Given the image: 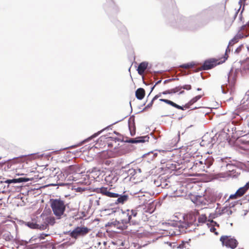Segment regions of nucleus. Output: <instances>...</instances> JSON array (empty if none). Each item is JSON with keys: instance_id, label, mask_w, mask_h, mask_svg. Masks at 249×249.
Returning a JSON list of instances; mask_svg holds the SVG:
<instances>
[{"instance_id": "72a5a7b5", "label": "nucleus", "mask_w": 249, "mask_h": 249, "mask_svg": "<svg viewBox=\"0 0 249 249\" xmlns=\"http://www.w3.org/2000/svg\"><path fill=\"white\" fill-rule=\"evenodd\" d=\"M160 96V95H156L153 99L151 101V102L148 104H147V105L145 107V109H146V108H150L152 107L153 104V102L156 100L157 99L159 96Z\"/></svg>"}, {"instance_id": "4be33fe9", "label": "nucleus", "mask_w": 249, "mask_h": 249, "mask_svg": "<svg viewBox=\"0 0 249 249\" xmlns=\"http://www.w3.org/2000/svg\"><path fill=\"white\" fill-rule=\"evenodd\" d=\"M241 72L242 74H244L245 73L249 72V63L242 65L241 68Z\"/></svg>"}, {"instance_id": "473e14b6", "label": "nucleus", "mask_w": 249, "mask_h": 249, "mask_svg": "<svg viewBox=\"0 0 249 249\" xmlns=\"http://www.w3.org/2000/svg\"><path fill=\"white\" fill-rule=\"evenodd\" d=\"M207 220V216L205 214H201L198 217V221L199 223H204Z\"/></svg>"}, {"instance_id": "20e7f679", "label": "nucleus", "mask_w": 249, "mask_h": 249, "mask_svg": "<svg viewBox=\"0 0 249 249\" xmlns=\"http://www.w3.org/2000/svg\"><path fill=\"white\" fill-rule=\"evenodd\" d=\"M240 118V116H237L235 120L236 127L234 128V130L237 131L238 137L246 135L249 129L248 121L246 120L243 121V119L241 120Z\"/></svg>"}, {"instance_id": "4c0bfd02", "label": "nucleus", "mask_w": 249, "mask_h": 249, "mask_svg": "<svg viewBox=\"0 0 249 249\" xmlns=\"http://www.w3.org/2000/svg\"><path fill=\"white\" fill-rule=\"evenodd\" d=\"M181 89H184L186 90H190L191 89V86L190 85H185L183 86H181Z\"/></svg>"}, {"instance_id": "a18cd8bd", "label": "nucleus", "mask_w": 249, "mask_h": 249, "mask_svg": "<svg viewBox=\"0 0 249 249\" xmlns=\"http://www.w3.org/2000/svg\"><path fill=\"white\" fill-rule=\"evenodd\" d=\"M171 89L163 91L162 92V94H171V93H172V92H171Z\"/></svg>"}, {"instance_id": "e2e57ef3", "label": "nucleus", "mask_w": 249, "mask_h": 249, "mask_svg": "<svg viewBox=\"0 0 249 249\" xmlns=\"http://www.w3.org/2000/svg\"><path fill=\"white\" fill-rule=\"evenodd\" d=\"M229 76L228 77V80H227L228 82H229Z\"/></svg>"}, {"instance_id": "0e129e2a", "label": "nucleus", "mask_w": 249, "mask_h": 249, "mask_svg": "<svg viewBox=\"0 0 249 249\" xmlns=\"http://www.w3.org/2000/svg\"><path fill=\"white\" fill-rule=\"evenodd\" d=\"M143 83H144L145 84L147 85V84H146V83H145V81H143Z\"/></svg>"}, {"instance_id": "c03bdc74", "label": "nucleus", "mask_w": 249, "mask_h": 249, "mask_svg": "<svg viewBox=\"0 0 249 249\" xmlns=\"http://www.w3.org/2000/svg\"><path fill=\"white\" fill-rule=\"evenodd\" d=\"M209 222H212V224L214 225V227L216 226H219V224H217L216 222L214 221L213 220H211L209 221Z\"/></svg>"}, {"instance_id": "9b49d317", "label": "nucleus", "mask_w": 249, "mask_h": 249, "mask_svg": "<svg viewBox=\"0 0 249 249\" xmlns=\"http://www.w3.org/2000/svg\"><path fill=\"white\" fill-rule=\"evenodd\" d=\"M215 142L214 137L208 138V135H205L202 137V141L200 142L201 146L211 147Z\"/></svg>"}, {"instance_id": "393cba45", "label": "nucleus", "mask_w": 249, "mask_h": 249, "mask_svg": "<svg viewBox=\"0 0 249 249\" xmlns=\"http://www.w3.org/2000/svg\"><path fill=\"white\" fill-rule=\"evenodd\" d=\"M196 65V63L194 62H192L190 63L183 64L180 65L179 67L184 69H188L190 68H193Z\"/></svg>"}, {"instance_id": "680f3d73", "label": "nucleus", "mask_w": 249, "mask_h": 249, "mask_svg": "<svg viewBox=\"0 0 249 249\" xmlns=\"http://www.w3.org/2000/svg\"><path fill=\"white\" fill-rule=\"evenodd\" d=\"M167 185H168V184L167 183H166V184H164V187H166Z\"/></svg>"}, {"instance_id": "b1692460", "label": "nucleus", "mask_w": 249, "mask_h": 249, "mask_svg": "<svg viewBox=\"0 0 249 249\" xmlns=\"http://www.w3.org/2000/svg\"><path fill=\"white\" fill-rule=\"evenodd\" d=\"M107 127L105 129H103V130H102L100 131H98L97 133L94 134L91 136L89 137L88 139H87L85 140L84 141H83L82 143H84L86 142H89V140H91L92 139L95 138L98 135H99L102 131H103L105 129H107Z\"/></svg>"}, {"instance_id": "bb28decb", "label": "nucleus", "mask_w": 249, "mask_h": 249, "mask_svg": "<svg viewBox=\"0 0 249 249\" xmlns=\"http://www.w3.org/2000/svg\"><path fill=\"white\" fill-rule=\"evenodd\" d=\"M238 36H234L232 39H231L229 43L228 47L226 50V53L228 52V50H229V51H230V49H229L230 46L233 45L234 43L237 42L238 41Z\"/></svg>"}, {"instance_id": "aec40b11", "label": "nucleus", "mask_w": 249, "mask_h": 249, "mask_svg": "<svg viewBox=\"0 0 249 249\" xmlns=\"http://www.w3.org/2000/svg\"><path fill=\"white\" fill-rule=\"evenodd\" d=\"M136 98L139 100H142L145 95V90L142 88H139L135 92Z\"/></svg>"}, {"instance_id": "c9c22d12", "label": "nucleus", "mask_w": 249, "mask_h": 249, "mask_svg": "<svg viewBox=\"0 0 249 249\" xmlns=\"http://www.w3.org/2000/svg\"><path fill=\"white\" fill-rule=\"evenodd\" d=\"M249 36V35H244L243 33H238L235 36H238V41H239V39L244 38V37H247Z\"/></svg>"}, {"instance_id": "f03ea898", "label": "nucleus", "mask_w": 249, "mask_h": 249, "mask_svg": "<svg viewBox=\"0 0 249 249\" xmlns=\"http://www.w3.org/2000/svg\"><path fill=\"white\" fill-rule=\"evenodd\" d=\"M213 160H214L212 157L209 156L206 159L201 158L200 160L191 161V163H193L191 169L198 171H205L207 172V169L213 164Z\"/></svg>"}, {"instance_id": "ea45409f", "label": "nucleus", "mask_w": 249, "mask_h": 249, "mask_svg": "<svg viewBox=\"0 0 249 249\" xmlns=\"http://www.w3.org/2000/svg\"><path fill=\"white\" fill-rule=\"evenodd\" d=\"M47 221L49 224L53 225L54 223V218H49L47 220Z\"/></svg>"}, {"instance_id": "79ce46f5", "label": "nucleus", "mask_w": 249, "mask_h": 249, "mask_svg": "<svg viewBox=\"0 0 249 249\" xmlns=\"http://www.w3.org/2000/svg\"><path fill=\"white\" fill-rule=\"evenodd\" d=\"M242 45H240V46H239L235 51V53H239L241 51V49H242Z\"/></svg>"}, {"instance_id": "5fc2aeb1", "label": "nucleus", "mask_w": 249, "mask_h": 249, "mask_svg": "<svg viewBox=\"0 0 249 249\" xmlns=\"http://www.w3.org/2000/svg\"><path fill=\"white\" fill-rule=\"evenodd\" d=\"M137 172H138L139 173H141V169L140 168H137V169H136Z\"/></svg>"}, {"instance_id": "de8ad7c7", "label": "nucleus", "mask_w": 249, "mask_h": 249, "mask_svg": "<svg viewBox=\"0 0 249 249\" xmlns=\"http://www.w3.org/2000/svg\"><path fill=\"white\" fill-rule=\"evenodd\" d=\"M47 235H48V234H41L40 235L39 238L40 239H44V236H47Z\"/></svg>"}, {"instance_id": "4d7b16f0", "label": "nucleus", "mask_w": 249, "mask_h": 249, "mask_svg": "<svg viewBox=\"0 0 249 249\" xmlns=\"http://www.w3.org/2000/svg\"><path fill=\"white\" fill-rule=\"evenodd\" d=\"M97 205H99V200H97L96 201Z\"/></svg>"}, {"instance_id": "cd10ccee", "label": "nucleus", "mask_w": 249, "mask_h": 249, "mask_svg": "<svg viewBox=\"0 0 249 249\" xmlns=\"http://www.w3.org/2000/svg\"><path fill=\"white\" fill-rule=\"evenodd\" d=\"M208 227L210 229V231L214 232L215 235H218V232L216 231V229L214 227V225L212 224V222H208L207 224Z\"/></svg>"}, {"instance_id": "6ab92c4d", "label": "nucleus", "mask_w": 249, "mask_h": 249, "mask_svg": "<svg viewBox=\"0 0 249 249\" xmlns=\"http://www.w3.org/2000/svg\"><path fill=\"white\" fill-rule=\"evenodd\" d=\"M160 101L161 102H164L168 105H170L178 109L183 110H184V107H183L179 106L170 100H169L167 99H160Z\"/></svg>"}, {"instance_id": "7ed1b4c3", "label": "nucleus", "mask_w": 249, "mask_h": 249, "mask_svg": "<svg viewBox=\"0 0 249 249\" xmlns=\"http://www.w3.org/2000/svg\"><path fill=\"white\" fill-rule=\"evenodd\" d=\"M50 206L53 214L58 218L64 214L66 210V205L64 201L60 198L51 199Z\"/></svg>"}, {"instance_id": "37998d69", "label": "nucleus", "mask_w": 249, "mask_h": 249, "mask_svg": "<svg viewBox=\"0 0 249 249\" xmlns=\"http://www.w3.org/2000/svg\"><path fill=\"white\" fill-rule=\"evenodd\" d=\"M161 80H159L158 81H157V82L156 83L155 85L154 86H153L151 88L150 92H151L153 91V89H154L155 87L157 85H158L160 83H161Z\"/></svg>"}, {"instance_id": "7c9ffc66", "label": "nucleus", "mask_w": 249, "mask_h": 249, "mask_svg": "<svg viewBox=\"0 0 249 249\" xmlns=\"http://www.w3.org/2000/svg\"><path fill=\"white\" fill-rule=\"evenodd\" d=\"M181 86H178V87H176L175 88L172 89L171 92H172V93H176L179 91V94L183 93L184 91L183 90L181 91Z\"/></svg>"}, {"instance_id": "8fccbe9b", "label": "nucleus", "mask_w": 249, "mask_h": 249, "mask_svg": "<svg viewBox=\"0 0 249 249\" xmlns=\"http://www.w3.org/2000/svg\"><path fill=\"white\" fill-rule=\"evenodd\" d=\"M175 79H169L165 80L164 81L163 83H164V84H166V83H167L172 80H175Z\"/></svg>"}, {"instance_id": "c85d7f7f", "label": "nucleus", "mask_w": 249, "mask_h": 249, "mask_svg": "<svg viewBox=\"0 0 249 249\" xmlns=\"http://www.w3.org/2000/svg\"><path fill=\"white\" fill-rule=\"evenodd\" d=\"M125 172L127 174V176H130L131 178L133 177L137 173L136 169L133 168L129 169L128 170L125 171Z\"/></svg>"}, {"instance_id": "2eb2a0df", "label": "nucleus", "mask_w": 249, "mask_h": 249, "mask_svg": "<svg viewBox=\"0 0 249 249\" xmlns=\"http://www.w3.org/2000/svg\"><path fill=\"white\" fill-rule=\"evenodd\" d=\"M241 104L245 107V109L249 108V91H248L245 94L241 101Z\"/></svg>"}, {"instance_id": "423d86ee", "label": "nucleus", "mask_w": 249, "mask_h": 249, "mask_svg": "<svg viewBox=\"0 0 249 249\" xmlns=\"http://www.w3.org/2000/svg\"><path fill=\"white\" fill-rule=\"evenodd\" d=\"M90 229L86 227H77L73 231H69L71 237L76 239L78 236H85L89 233Z\"/></svg>"}, {"instance_id": "a19ab883", "label": "nucleus", "mask_w": 249, "mask_h": 249, "mask_svg": "<svg viewBox=\"0 0 249 249\" xmlns=\"http://www.w3.org/2000/svg\"><path fill=\"white\" fill-rule=\"evenodd\" d=\"M129 130H130V133H131V136H133L135 134V128H134V132H133L131 130V124L130 123H129Z\"/></svg>"}, {"instance_id": "0eeeda50", "label": "nucleus", "mask_w": 249, "mask_h": 249, "mask_svg": "<svg viewBox=\"0 0 249 249\" xmlns=\"http://www.w3.org/2000/svg\"><path fill=\"white\" fill-rule=\"evenodd\" d=\"M220 240L223 245L231 249H234L238 245L237 241L235 238H232L231 236H222L221 237Z\"/></svg>"}, {"instance_id": "dca6fc26", "label": "nucleus", "mask_w": 249, "mask_h": 249, "mask_svg": "<svg viewBox=\"0 0 249 249\" xmlns=\"http://www.w3.org/2000/svg\"><path fill=\"white\" fill-rule=\"evenodd\" d=\"M148 63L147 62H142L139 65L137 71L140 75H142L143 74L144 71L148 67Z\"/></svg>"}, {"instance_id": "f257e3e1", "label": "nucleus", "mask_w": 249, "mask_h": 249, "mask_svg": "<svg viewBox=\"0 0 249 249\" xmlns=\"http://www.w3.org/2000/svg\"><path fill=\"white\" fill-rule=\"evenodd\" d=\"M192 221L194 220L192 219ZM162 224L168 227V229L165 231L171 230L172 232H170L172 235H179L181 233H185L188 231V229L193 225V221L188 222L184 219V221H171L168 223H163Z\"/></svg>"}, {"instance_id": "603ef678", "label": "nucleus", "mask_w": 249, "mask_h": 249, "mask_svg": "<svg viewBox=\"0 0 249 249\" xmlns=\"http://www.w3.org/2000/svg\"><path fill=\"white\" fill-rule=\"evenodd\" d=\"M238 14V12H236L233 16V19H234Z\"/></svg>"}, {"instance_id": "09e8293b", "label": "nucleus", "mask_w": 249, "mask_h": 249, "mask_svg": "<svg viewBox=\"0 0 249 249\" xmlns=\"http://www.w3.org/2000/svg\"><path fill=\"white\" fill-rule=\"evenodd\" d=\"M30 241H31V239L29 241H22V244H21V245H26L27 244H28L29 242H30Z\"/></svg>"}, {"instance_id": "ddd939ff", "label": "nucleus", "mask_w": 249, "mask_h": 249, "mask_svg": "<svg viewBox=\"0 0 249 249\" xmlns=\"http://www.w3.org/2000/svg\"><path fill=\"white\" fill-rule=\"evenodd\" d=\"M114 198H117V200L115 201L116 204H123L128 200L129 196L125 194L124 193L122 194L117 193V196H114Z\"/></svg>"}, {"instance_id": "e433bc0d", "label": "nucleus", "mask_w": 249, "mask_h": 249, "mask_svg": "<svg viewBox=\"0 0 249 249\" xmlns=\"http://www.w3.org/2000/svg\"><path fill=\"white\" fill-rule=\"evenodd\" d=\"M114 225L116 226H117L118 227L119 229H120L121 230H123L124 229V225L123 226H118V225L119 224V221H115L114 222Z\"/></svg>"}, {"instance_id": "69168bd1", "label": "nucleus", "mask_w": 249, "mask_h": 249, "mask_svg": "<svg viewBox=\"0 0 249 249\" xmlns=\"http://www.w3.org/2000/svg\"><path fill=\"white\" fill-rule=\"evenodd\" d=\"M160 186H161L162 187H163L162 184H160Z\"/></svg>"}, {"instance_id": "4468645a", "label": "nucleus", "mask_w": 249, "mask_h": 249, "mask_svg": "<svg viewBox=\"0 0 249 249\" xmlns=\"http://www.w3.org/2000/svg\"><path fill=\"white\" fill-rule=\"evenodd\" d=\"M118 179L117 176H115L113 173H109L108 175H106L105 180L108 184H112L115 183Z\"/></svg>"}, {"instance_id": "f3484780", "label": "nucleus", "mask_w": 249, "mask_h": 249, "mask_svg": "<svg viewBox=\"0 0 249 249\" xmlns=\"http://www.w3.org/2000/svg\"><path fill=\"white\" fill-rule=\"evenodd\" d=\"M30 179L26 178H13L12 179H7L5 181V183L10 184L12 183H17L20 182H25L29 181Z\"/></svg>"}, {"instance_id": "c756f323", "label": "nucleus", "mask_w": 249, "mask_h": 249, "mask_svg": "<svg viewBox=\"0 0 249 249\" xmlns=\"http://www.w3.org/2000/svg\"><path fill=\"white\" fill-rule=\"evenodd\" d=\"M221 213L222 214H227L228 215H231L232 213V211L228 207H224L222 209Z\"/></svg>"}, {"instance_id": "f8f14e48", "label": "nucleus", "mask_w": 249, "mask_h": 249, "mask_svg": "<svg viewBox=\"0 0 249 249\" xmlns=\"http://www.w3.org/2000/svg\"><path fill=\"white\" fill-rule=\"evenodd\" d=\"M26 225L33 229L45 230L47 227V225L46 224H39L34 222H28L26 223Z\"/></svg>"}, {"instance_id": "39448f33", "label": "nucleus", "mask_w": 249, "mask_h": 249, "mask_svg": "<svg viewBox=\"0 0 249 249\" xmlns=\"http://www.w3.org/2000/svg\"><path fill=\"white\" fill-rule=\"evenodd\" d=\"M137 215V212L135 210H126L122 211V222L123 224L130 223V224L135 225L136 221L132 218L135 217Z\"/></svg>"}, {"instance_id": "864d4df0", "label": "nucleus", "mask_w": 249, "mask_h": 249, "mask_svg": "<svg viewBox=\"0 0 249 249\" xmlns=\"http://www.w3.org/2000/svg\"><path fill=\"white\" fill-rule=\"evenodd\" d=\"M245 28H246V25H243L241 27V30H244L245 29Z\"/></svg>"}, {"instance_id": "a211bd4d", "label": "nucleus", "mask_w": 249, "mask_h": 249, "mask_svg": "<svg viewBox=\"0 0 249 249\" xmlns=\"http://www.w3.org/2000/svg\"><path fill=\"white\" fill-rule=\"evenodd\" d=\"M249 189V181L248 182L245 186L243 187H240L236 191L237 194L238 195L239 197L242 196L246 191Z\"/></svg>"}, {"instance_id": "3c124183", "label": "nucleus", "mask_w": 249, "mask_h": 249, "mask_svg": "<svg viewBox=\"0 0 249 249\" xmlns=\"http://www.w3.org/2000/svg\"><path fill=\"white\" fill-rule=\"evenodd\" d=\"M24 249H34V248L31 247V246H26Z\"/></svg>"}, {"instance_id": "f704fd0d", "label": "nucleus", "mask_w": 249, "mask_h": 249, "mask_svg": "<svg viewBox=\"0 0 249 249\" xmlns=\"http://www.w3.org/2000/svg\"><path fill=\"white\" fill-rule=\"evenodd\" d=\"M221 89L222 90V92L223 94H226L228 92V89L227 88V84L222 85L221 86Z\"/></svg>"}, {"instance_id": "412c9836", "label": "nucleus", "mask_w": 249, "mask_h": 249, "mask_svg": "<svg viewBox=\"0 0 249 249\" xmlns=\"http://www.w3.org/2000/svg\"><path fill=\"white\" fill-rule=\"evenodd\" d=\"M202 97V95H199L197 96H196V97H194L192 100H191L189 102L186 104L185 106V107L188 108L190 106L193 105L198 100H199Z\"/></svg>"}, {"instance_id": "6e6d98bb", "label": "nucleus", "mask_w": 249, "mask_h": 249, "mask_svg": "<svg viewBox=\"0 0 249 249\" xmlns=\"http://www.w3.org/2000/svg\"><path fill=\"white\" fill-rule=\"evenodd\" d=\"M223 125H224V124H219V126H220V127H222Z\"/></svg>"}, {"instance_id": "5701e85b", "label": "nucleus", "mask_w": 249, "mask_h": 249, "mask_svg": "<svg viewBox=\"0 0 249 249\" xmlns=\"http://www.w3.org/2000/svg\"><path fill=\"white\" fill-rule=\"evenodd\" d=\"M231 124H230L225 125L222 129L221 133L219 135H222V133H223L226 134V137H227L228 132H231Z\"/></svg>"}, {"instance_id": "2f4dec72", "label": "nucleus", "mask_w": 249, "mask_h": 249, "mask_svg": "<svg viewBox=\"0 0 249 249\" xmlns=\"http://www.w3.org/2000/svg\"><path fill=\"white\" fill-rule=\"evenodd\" d=\"M235 124H236V121L233 120L232 121V123L231 124V131L232 132V134H236V135H237V131L234 130V128L236 127Z\"/></svg>"}, {"instance_id": "1a4fd4ad", "label": "nucleus", "mask_w": 249, "mask_h": 249, "mask_svg": "<svg viewBox=\"0 0 249 249\" xmlns=\"http://www.w3.org/2000/svg\"><path fill=\"white\" fill-rule=\"evenodd\" d=\"M218 60L215 59H211L205 61L203 65L199 68V71L210 70L217 64H220L217 62Z\"/></svg>"}, {"instance_id": "9d476101", "label": "nucleus", "mask_w": 249, "mask_h": 249, "mask_svg": "<svg viewBox=\"0 0 249 249\" xmlns=\"http://www.w3.org/2000/svg\"><path fill=\"white\" fill-rule=\"evenodd\" d=\"M149 137L148 135L140 136L135 138H129L125 141V142L130 143H138L148 142Z\"/></svg>"}, {"instance_id": "bf43d9fd", "label": "nucleus", "mask_w": 249, "mask_h": 249, "mask_svg": "<svg viewBox=\"0 0 249 249\" xmlns=\"http://www.w3.org/2000/svg\"><path fill=\"white\" fill-rule=\"evenodd\" d=\"M247 49H248V52H249V46L247 47Z\"/></svg>"}, {"instance_id": "6e6552de", "label": "nucleus", "mask_w": 249, "mask_h": 249, "mask_svg": "<svg viewBox=\"0 0 249 249\" xmlns=\"http://www.w3.org/2000/svg\"><path fill=\"white\" fill-rule=\"evenodd\" d=\"M112 189L111 188L102 187L96 189V192L97 194H101L102 195L106 196L107 197L114 198V196H117V193L111 192Z\"/></svg>"}, {"instance_id": "a878e982", "label": "nucleus", "mask_w": 249, "mask_h": 249, "mask_svg": "<svg viewBox=\"0 0 249 249\" xmlns=\"http://www.w3.org/2000/svg\"><path fill=\"white\" fill-rule=\"evenodd\" d=\"M168 168L171 170H178L181 168V167H179V165L178 163L169 164Z\"/></svg>"}, {"instance_id": "052dcab7", "label": "nucleus", "mask_w": 249, "mask_h": 249, "mask_svg": "<svg viewBox=\"0 0 249 249\" xmlns=\"http://www.w3.org/2000/svg\"><path fill=\"white\" fill-rule=\"evenodd\" d=\"M154 156H157V153H155V154H154Z\"/></svg>"}, {"instance_id": "13d9d810", "label": "nucleus", "mask_w": 249, "mask_h": 249, "mask_svg": "<svg viewBox=\"0 0 249 249\" xmlns=\"http://www.w3.org/2000/svg\"><path fill=\"white\" fill-rule=\"evenodd\" d=\"M201 90V89H200V88H197V90H198V91H200V90Z\"/></svg>"}, {"instance_id": "58836bf2", "label": "nucleus", "mask_w": 249, "mask_h": 249, "mask_svg": "<svg viewBox=\"0 0 249 249\" xmlns=\"http://www.w3.org/2000/svg\"><path fill=\"white\" fill-rule=\"evenodd\" d=\"M238 194H237V193L236 192L234 194H233V195H231L230 196V197L229 198L230 199H233V198H236L237 197H238Z\"/></svg>"}, {"instance_id": "49530a36", "label": "nucleus", "mask_w": 249, "mask_h": 249, "mask_svg": "<svg viewBox=\"0 0 249 249\" xmlns=\"http://www.w3.org/2000/svg\"><path fill=\"white\" fill-rule=\"evenodd\" d=\"M231 20L229 19V18H226V22H229V26H231V24H232V22L233 21V20H232L231 21Z\"/></svg>"}]
</instances>
